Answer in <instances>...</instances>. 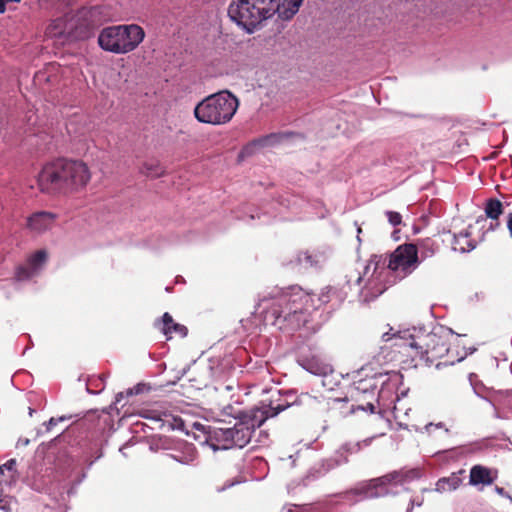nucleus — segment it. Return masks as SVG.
Listing matches in <instances>:
<instances>
[{
	"instance_id": "nucleus-26",
	"label": "nucleus",
	"mask_w": 512,
	"mask_h": 512,
	"mask_svg": "<svg viewBox=\"0 0 512 512\" xmlns=\"http://www.w3.org/2000/svg\"><path fill=\"white\" fill-rule=\"evenodd\" d=\"M145 418L155 420V421H161L163 423H169L170 424V417L171 414L167 411L157 410V409H151L147 410L144 415Z\"/></svg>"
},
{
	"instance_id": "nucleus-27",
	"label": "nucleus",
	"mask_w": 512,
	"mask_h": 512,
	"mask_svg": "<svg viewBox=\"0 0 512 512\" xmlns=\"http://www.w3.org/2000/svg\"><path fill=\"white\" fill-rule=\"evenodd\" d=\"M333 298H336L338 301L342 300L339 297L337 290L333 287H326L319 294V301L322 304H327L331 302Z\"/></svg>"
},
{
	"instance_id": "nucleus-5",
	"label": "nucleus",
	"mask_w": 512,
	"mask_h": 512,
	"mask_svg": "<svg viewBox=\"0 0 512 512\" xmlns=\"http://www.w3.org/2000/svg\"><path fill=\"white\" fill-rule=\"evenodd\" d=\"M145 32L137 24H121L103 28L98 35V45L113 54L134 51L144 40Z\"/></svg>"
},
{
	"instance_id": "nucleus-3",
	"label": "nucleus",
	"mask_w": 512,
	"mask_h": 512,
	"mask_svg": "<svg viewBox=\"0 0 512 512\" xmlns=\"http://www.w3.org/2000/svg\"><path fill=\"white\" fill-rule=\"evenodd\" d=\"M280 0H232L228 15L233 22L252 33L279 10Z\"/></svg>"
},
{
	"instance_id": "nucleus-8",
	"label": "nucleus",
	"mask_w": 512,
	"mask_h": 512,
	"mask_svg": "<svg viewBox=\"0 0 512 512\" xmlns=\"http://www.w3.org/2000/svg\"><path fill=\"white\" fill-rule=\"evenodd\" d=\"M252 433L248 426L238 417V421L230 428H214L209 431L206 443L214 450L243 448L251 440Z\"/></svg>"
},
{
	"instance_id": "nucleus-18",
	"label": "nucleus",
	"mask_w": 512,
	"mask_h": 512,
	"mask_svg": "<svg viewBox=\"0 0 512 512\" xmlns=\"http://www.w3.org/2000/svg\"><path fill=\"white\" fill-rule=\"evenodd\" d=\"M301 366L314 375L324 376L332 372V367L319 355H312L301 359Z\"/></svg>"
},
{
	"instance_id": "nucleus-25",
	"label": "nucleus",
	"mask_w": 512,
	"mask_h": 512,
	"mask_svg": "<svg viewBox=\"0 0 512 512\" xmlns=\"http://www.w3.org/2000/svg\"><path fill=\"white\" fill-rule=\"evenodd\" d=\"M325 260L323 253L312 254L309 251H305L300 254L299 261L310 266H318Z\"/></svg>"
},
{
	"instance_id": "nucleus-11",
	"label": "nucleus",
	"mask_w": 512,
	"mask_h": 512,
	"mask_svg": "<svg viewBox=\"0 0 512 512\" xmlns=\"http://www.w3.org/2000/svg\"><path fill=\"white\" fill-rule=\"evenodd\" d=\"M71 16L74 26H76L74 31L77 40L88 38L95 28L101 26L110 18L104 8L99 6L82 8L75 13H71Z\"/></svg>"
},
{
	"instance_id": "nucleus-28",
	"label": "nucleus",
	"mask_w": 512,
	"mask_h": 512,
	"mask_svg": "<svg viewBox=\"0 0 512 512\" xmlns=\"http://www.w3.org/2000/svg\"><path fill=\"white\" fill-rule=\"evenodd\" d=\"M162 322H163V327H162V332L168 337L170 338L171 335H172V325L175 324L173 319H172V316L169 314V313H164L163 316H162Z\"/></svg>"
},
{
	"instance_id": "nucleus-16",
	"label": "nucleus",
	"mask_w": 512,
	"mask_h": 512,
	"mask_svg": "<svg viewBox=\"0 0 512 512\" xmlns=\"http://www.w3.org/2000/svg\"><path fill=\"white\" fill-rule=\"evenodd\" d=\"M496 478V470L477 464L470 469L469 484L476 487L479 485L488 486L494 483Z\"/></svg>"
},
{
	"instance_id": "nucleus-6",
	"label": "nucleus",
	"mask_w": 512,
	"mask_h": 512,
	"mask_svg": "<svg viewBox=\"0 0 512 512\" xmlns=\"http://www.w3.org/2000/svg\"><path fill=\"white\" fill-rule=\"evenodd\" d=\"M380 261L379 256L373 255L365 266L363 274L357 279L359 285L364 283L360 295L366 302L374 300L397 282V276H392L384 263L380 265Z\"/></svg>"
},
{
	"instance_id": "nucleus-34",
	"label": "nucleus",
	"mask_w": 512,
	"mask_h": 512,
	"mask_svg": "<svg viewBox=\"0 0 512 512\" xmlns=\"http://www.w3.org/2000/svg\"><path fill=\"white\" fill-rule=\"evenodd\" d=\"M65 420V417H60L59 419H56V418H50L49 421L46 423V428L47 430L49 431L52 427H54L55 425H57V423L59 421H63Z\"/></svg>"
},
{
	"instance_id": "nucleus-37",
	"label": "nucleus",
	"mask_w": 512,
	"mask_h": 512,
	"mask_svg": "<svg viewBox=\"0 0 512 512\" xmlns=\"http://www.w3.org/2000/svg\"><path fill=\"white\" fill-rule=\"evenodd\" d=\"M507 228H508V231H509V235L512 238V213L508 214V217H507Z\"/></svg>"
},
{
	"instance_id": "nucleus-36",
	"label": "nucleus",
	"mask_w": 512,
	"mask_h": 512,
	"mask_svg": "<svg viewBox=\"0 0 512 512\" xmlns=\"http://www.w3.org/2000/svg\"><path fill=\"white\" fill-rule=\"evenodd\" d=\"M359 409L364 410V411L369 410L370 413H374L375 412V406L372 403H370V402L367 403L366 406H359Z\"/></svg>"
},
{
	"instance_id": "nucleus-42",
	"label": "nucleus",
	"mask_w": 512,
	"mask_h": 512,
	"mask_svg": "<svg viewBox=\"0 0 512 512\" xmlns=\"http://www.w3.org/2000/svg\"><path fill=\"white\" fill-rule=\"evenodd\" d=\"M382 338H383V340H384V341H388V340H390V339H391V336H390V335H389V333L387 332V333H384V334L382 335Z\"/></svg>"
},
{
	"instance_id": "nucleus-30",
	"label": "nucleus",
	"mask_w": 512,
	"mask_h": 512,
	"mask_svg": "<svg viewBox=\"0 0 512 512\" xmlns=\"http://www.w3.org/2000/svg\"><path fill=\"white\" fill-rule=\"evenodd\" d=\"M386 216H387V219H388V222L392 225V226H398L401 224L402 222V216L400 213L398 212H395V211H386Z\"/></svg>"
},
{
	"instance_id": "nucleus-40",
	"label": "nucleus",
	"mask_w": 512,
	"mask_h": 512,
	"mask_svg": "<svg viewBox=\"0 0 512 512\" xmlns=\"http://www.w3.org/2000/svg\"><path fill=\"white\" fill-rule=\"evenodd\" d=\"M124 397V392H119L115 397V404H118L121 402L122 398Z\"/></svg>"
},
{
	"instance_id": "nucleus-32",
	"label": "nucleus",
	"mask_w": 512,
	"mask_h": 512,
	"mask_svg": "<svg viewBox=\"0 0 512 512\" xmlns=\"http://www.w3.org/2000/svg\"><path fill=\"white\" fill-rule=\"evenodd\" d=\"M375 438H376V436H372V437H368L362 441L350 442V444H359V451H361L363 448L368 447Z\"/></svg>"
},
{
	"instance_id": "nucleus-12",
	"label": "nucleus",
	"mask_w": 512,
	"mask_h": 512,
	"mask_svg": "<svg viewBox=\"0 0 512 512\" xmlns=\"http://www.w3.org/2000/svg\"><path fill=\"white\" fill-rule=\"evenodd\" d=\"M404 475L401 472L393 471L381 477L371 479L357 489V493L364 498H379L392 493V489L403 484Z\"/></svg>"
},
{
	"instance_id": "nucleus-9",
	"label": "nucleus",
	"mask_w": 512,
	"mask_h": 512,
	"mask_svg": "<svg viewBox=\"0 0 512 512\" xmlns=\"http://www.w3.org/2000/svg\"><path fill=\"white\" fill-rule=\"evenodd\" d=\"M419 264L418 251L416 245L412 243L403 244L390 255L387 269L392 276H397V280L403 279L411 274Z\"/></svg>"
},
{
	"instance_id": "nucleus-41",
	"label": "nucleus",
	"mask_w": 512,
	"mask_h": 512,
	"mask_svg": "<svg viewBox=\"0 0 512 512\" xmlns=\"http://www.w3.org/2000/svg\"><path fill=\"white\" fill-rule=\"evenodd\" d=\"M124 394H125L126 396H132V395H135L133 388H129V389H127V390L124 392Z\"/></svg>"
},
{
	"instance_id": "nucleus-39",
	"label": "nucleus",
	"mask_w": 512,
	"mask_h": 512,
	"mask_svg": "<svg viewBox=\"0 0 512 512\" xmlns=\"http://www.w3.org/2000/svg\"><path fill=\"white\" fill-rule=\"evenodd\" d=\"M37 1L41 6H47L51 3H53L55 0H37Z\"/></svg>"
},
{
	"instance_id": "nucleus-43",
	"label": "nucleus",
	"mask_w": 512,
	"mask_h": 512,
	"mask_svg": "<svg viewBox=\"0 0 512 512\" xmlns=\"http://www.w3.org/2000/svg\"><path fill=\"white\" fill-rule=\"evenodd\" d=\"M495 490H496L497 493H499L501 495L504 493V489L503 488L496 487Z\"/></svg>"
},
{
	"instance_id": "nucleus-20",
	"label": "nucleus",
	"mask_w": 512,
	"mask_h": 512,
	"mask_svg": "<svg viewBox=\"0 0 512 512\" xmlns=\"http://www.w3.org/2000/svg\"><path fill=\"white\" fill-rule=\"evenodd\" d=\"M469 226L466 230L461 231L459 234L453 235V240L451 242L452 248L455 251H459L461 253L470 252L476 247V243L471 239V232Z\"/></svg>"
},
{
	"instance_id": "nucleus-45",
	"label": "nucleus",
	"mask_w": 512,
	"mask_h": 512,
	"mask_svg": "<svg viewBox=\"0 0 512 512\" xmlns=\"http://www.w3.org/2000/svg\"><path fill=\"white\" fill-rule=\"evenodd\" d=\"M33 413H34V409L29 408V415H30V416H32V415H33Z\"/></svg>"
},
{
	"instance_id": "nucleus-24",
	"label": "nucleus",
	"mask_w": 512,
	"mask_h": 512,
	"mask_svg": "<svg viewBox=\"0 0 512 512\" xmlns=\"http://www.w3.org/2000/svg\"><path fill=\"white\" fill-rule=\"evenodd\" d=\"M141 173L150 178H159L165 174V168L156 159L147 160L142 164Z\"/></svg>"
},
{
	"instance_id": "nucleus-44",
	"label": "nucleus",
	"mask_w": 512,
	"mask_h": 512,
	"mask_svg": "<svg viewBox=\"0 0 512 512\" xmlns=\"http://www.w3.org/2000/svg\"><path fill=\"white\" fill-rule=\"evenodd\" d=\"M3 474H4V468H3V466L1 465V466H0V475H3Z\"/></svg>"
},
{
	"instance_id": "nucleus-21",
	"label": "nucleus",
	"mask_w": 512,
	"mask_h": 512,
	"mask_svg": "<svg viewBox=\"0 0 512 512\" xmlns=\"http://www.w3.org/2000/svg\"><path fill=\"white\" fill-rule=\"evenodd\" d=\"M304 0H280L279 10L276 12L283 21L291 20L299 11Z\"/></svg>"
},
{
	"instance_id": "nucleus-35",
	"label": "nucleus",
	"mask_w": 512,
	"mask_h": 512,
	"mask_svg": "<svg viewBox=\"0 0 512 512\" xmlns=\"http://www.w3.org/2000/svg\"><path fill=\"white\" fill-rule=\"evenodd\" d=\"M145 389H146V385L142 384V383H139L133 387L135 395L143 393L145 391Z\"/></svg>"
},
{
	"instance_id": "nucleus-33",
	"label": "nucleus",
	"mask_w": 512,
	"mask_h": 512,
	"mask_svg": "<svg viewBox=\"0 0 512 512\" xmlns=\"http://www.w3.org/2000/svg\"><path fill=\"white\" fill-rule=\"evenodd\" d=\"M21 0H0V14H4L7 10V5L10 3H19Z\"/></svg>"
},
{
	"instance_id": "nucleus-17",
	"label": "nucleus",
	"mask_w": 512,
	"mask_h": 512,
	"mask_svg": "<svg viewBox=\"0 0 512 512\" xmlns=\"http://www.w3.org/2000/svg\"><path fill=\"white\" fill-rule=\"evenodd\" d=\"M358 452L359 444H350V442L342 444L331 457L325 460L327 470L346 464L348 456Z\"/></svg>"
},
{
	"instance_id": "nucleus-23",
	"label": "nucleus",
	"mask_w": 512,
	"mask_h": 512,
	"mask_svg": "<svg viewBox=\"0 0 512 512\" xmlns=\"http://www.w3.org/2000/svg\"><path fill=\"white\" fill-rule=\"evenodd\" d=\"M484 210H485V214L488 218H490L492 221H496L495 224L491 223L490 229L493 230L496 227H498L499 226L498 219L504 211L502 202L495 198L487 199L486 203H485Z\"/></svg>"
},
{
	"instance_id": "nucleus-14",
	"label": "nucleus",
	"mask_w": 512,
	"mask_h": 512,
	"mask_svg": "<svg viewBox=\"0 0 512 512\" xmlns=\"http://www.w3.org/2000/svg\"><path fill=\"white\" fill-rule=\"evenodd\" d=\"M71 16V13L64 15L53 20L46 28V36L61 40L62 43L66 41H74L76 39V28Z\"/></svg>"
},
{
	"instance_id": "nucleus-10",
	"label": "nucleus",
	"mask_w": 512,
	"mask_h": 512,
	"mask_svg": "<svg viewBox=\"0 0 512 512\" xmlns=\"http://www.w3.org/2000/svg\"><path fill=\"white\" fill-rule=\"evenodd\" d=\"M71 16L74 26H76L74 31L77 40L88 38L95 28L101 26L110 18L104 8L99 6L82 8L75 13H71Z\"/></svg>"
},
{
	"instance_id": "nucleus-31",
	"label": "nucleus",
	"mask_w": 512,
	"mask_h": 512,
	"mask_svg": "<svg viewBox=\"0 0 512 512\" xmlns=\"http://www.w3.org/2000/svg\"><path fill=\"white\" fill-rule=\"evenodd\" d=\"M171 328H172V334L175 333L182 337H185L188 333L187 328L184 325H181L178 323L173 324Z\"/></svg>"
},
{
	"instance_id": "nucleus-38",
	"label": "nucleus",
	"mask_w": 512,
	"mask_h": 512,
	"mask_svg": "<svg viewBox=\"0 0 512 512\" xmlns=\"http://www.w3.org/2000/svg\"><path fill=\"white\" fill-rule=\"evenodd\" d=\"M421 504H422L421 502H415V500L411 499L410 500V505L407 508L406 512H412L414 505L421 506Z\"/></svg>"
},
{
	"instance_id": "nucleus-15",
	"label": "nucleus",
	"mask_w": 512,
	"mask_h": 512,
	"mask_svg": "<svg viewBox=\"0 0 512 512\" xmlns=\"http://www.w3.org/2000/svg\"><path fill=\"white\" fill-rule=\"evenodd\" d=\"M55 218V214L51 212H36L27 218V228L33 233H43L52 227Z\"/></svg>"
},
{
	"instance_id": "nucleus-1",
	"label": "nucleus",
	"mask_w": 512,
	"mask_h": 512,
	"mask_svg": "<svg viewBox=\"0 0 512 512\" xmlns=\"http://www.w3.org/2000/svg\"><path fill=\"white\" fill-rule=\"evenodd\" d=\"M91 178V170L85 162L56 158L42 166L37 175V186L50 196H68L84 191Z\"/></svg>"
},
{
	"instance_id": "nucleus-29",
	"label": "nucleus",
	"mask_w": 512,
	"mask_h": 512,
	"mask_svg": "<svg viewBox=\"0 0 512 512\" xmlns=\"http://www.w3.org/2000/svg\"><path fill=\"white\" fill-rule=\"evenodd\" d=\"M4 470H7L9 472V480L15 481L17 479V472L15 469L16 466V460L10 459L5 464L2 465Z\"/></svg>"
},
{
	"instance_id": "nucleus-19",
	"label": "nucleus",
	"mask_w": 512,
	"mask_h": 512,
	"mask_svg": "<svg viewBox=\"0 0 512 512\" xmlns=\"http://www.w3.org/2000/svg\"><path fill=\"white\" fill-rule=\"evenodd\" d=\"M47 259V254L44 250H39L35 252L29 258L28 267H19L16 272V277L18 280H26L32 277L37 268L41 266Z\"/></svg>"
},
{
	"instance_id": "nucleus-2",
	"label": "nucleus",
	"mask_w": 512,
	"mask_h": 512,
	"mask_svg": "<svg viewBox=\"0 0 512 512\" xmlns=\"http://www.w3.org/2000/svg\"><path fill=\"white\" fill-rule=\"evenodd\" d=\"M273 300L268 313L274 317V324L280 328L297 330L307 320L306 307L310 300L309 295L299 286H290L285 289H277L268 296L259 299L258 305L267 300Z\"/></svg>"
},
{
	"instance_id": "nucleus-13",
	"label": "nucleus",
	"mask_w": 512,
	"mask_h": 512,
	"mask_svg": "<svg viewBox=\"0 0 512 512\" xmlns=\"http://www.w3.org/2000/svg\"><path fill=\"white\" fill-rule=\"evenodd\" d=\"M291 405L287 400H280L278 403L273 401L270 404L262 403L260 406L254 407L249 411L242 412L239 418L248 426L253 434L256 428L260 427L268 418L277 416Z\"/></svg>"
},
{
	"instance_id": "nucleus-46",
	"label": "nucleus",
	"mask_w": 512,
	"mask_h": 512,
	"mask_svg": "<svg viewBox=\"0 0 512 512\" xmlns=\"http://www.w3.org/2000/svg\"><path fill=\"white\" fill-rule=\"evenodd\" d=\"M288 512H292V511L289 509Z\"/></svg>"
},
{
	"instance_id": "nucleus-4",
	"label": "nucleus",
	"mask_w": 512,
	"mask_h": 512,
	"mask_svg": "<svg viewBox=\"0 0 512 512\" xmlns=\"http://www.w3.org/2000/svg\"><path fill=\"white\" fill-rule=\"evenodd\" d=\"M238 107L235 95L226 90L220 91L200 101L194 108V116L201 123L223 125L231 121Z\"/></svg>"
},
{
	"instance_id": "nucleus-7",
	"label": "nucleus",
	"mask_w": 512,
	"mask_h": 512,
	"mask_svg": "<svg viewBox=\"0 0 512 512\" xmlns=\"http://www.w3.org/2000/svg\"><path fill=\"white\" fill-rule=\"evenodd\" d=\"M449 332L442 327L429 333L413 335L408 345L416 350V354L424 359L427 364H432L436 359L442 358L449 351Z\"/></svg>"
},
{
	"instance_id": "nucleus-22",
	"label": "nucleus",
	"mask_w": 512,
	"mask_h": 512,
	"mask_svg": "<svg viewBox=\"0 0 512 512\" xmlns=\"http://www.w3.org/2000/svg\"><path fill=\"white\" fill-rule=\"evenodd\" d=\"M464 473V470H460L457 473H452L448 477L441 478L436 483V491L444 493L455 491L462 484L460 475Z\"/></svg>"
}]
</instances>
